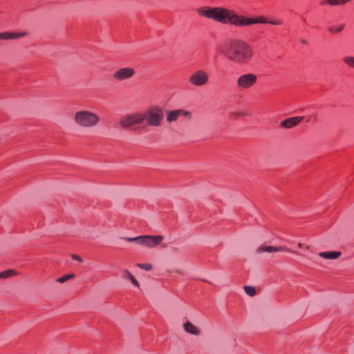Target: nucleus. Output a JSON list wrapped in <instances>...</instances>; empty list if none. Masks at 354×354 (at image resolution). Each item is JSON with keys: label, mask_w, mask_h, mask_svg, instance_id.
<instances>
[{"label": "nucleus", "mask_w": 354, "mask_h": 354, "mask_svg": "<svg viewBox=\"0 0 354 354\" xmlns=\"http://www.w3.org/2000/svg\"><path fill=\"white\" fill-rule=\"evenodd\" d=\"M224 52L230 62L240 65L248 64L254 56L252 46L245 41L238 38L230 40Z\"/></svg>", "instance_id": "1"}, {"label": "nucleus", "mask_w": 354, "mask_h": 354, "mask_svg": "<svg viewBox=\"0 0 354 354\" xmlns=\"http://www.w3.org/2000/svg\"><path fill=\"white\" fill-rule=\"evenodd\" d=\"M196 12L199 15L207 19H213L223 24L230 23L234 26V21H236V17H239V15L223 7L203 6L197 8Z\"/></svg>", "instance_id": "2"}, {"label": "nucleus", "mask_w": 354, "mask_h": 354, "mask_svg": "<svg viewBox=\"0 0 354 354\" xmlns=\"http://www.w3.org/2000/svg\"><path fill=\"white\" fill-rule=\"evenodd\" d=\"M100 118L98 114L86 109L77 111L73 115V122L79 128L93 129L98 125Z\"/></svg>", "instance_id": "3"}, {"label": "nucleus", "mask_w": 354, "mask_h": 354, "mask_svg": "<svg viewBox=\"0 0 354 354\" xmlns=\"http://www.w3.org/2000/svg\"><path fill=\"white\" fill-rule=\"evenodd\" d=\"M142 117L143 127H158L164 118L162 109L158 105L152 106L142 112Z\"/></svg>", "instance_id": "4"}, {"label": "nucleus", "mask_w": 354, "mask_h": 354, "mask_svg": "<svg viewBox=\"0 0 354 354\" xmlns=\"http://www.w3.org/2000/svg\"><path fill=\"white\" fill-rule=\"evenodd\" d=\"M124 240L128 242H134L149 248H153L160 245L164 239L162 235H141L136 237H124Z\"/></svg>", "instance_id": "5"}, {"label": "nucleus", "mask_w": 354, "mask_h": 354, "mask_svg": "<svg viewBox=\"0 0 354 354\" xmlns=\"http://www.w3.org/2000/svg\"><path fill=\"white\" fill-rule=\"evenodd\" d=\"M142 112H133L122 115L119 121L120 126L126 129L133 128L136 125L143 126Z\"/></svg>", "instance_id": "6"}, {"label": "nucleus", "mask_w": 354, "mask_h": 354, "mask_svg": "<svg viewBox=\"0 0 354 354\" xmlns=\"http://www.w3.org/2000/svg\"><path fill=\"white\" fill-rule=\"evenodd\" d=\"M257 82V76L253 73H245L237 78L236 84L239 88L249 89Z\"/></svg>", "instance_id": "7"}, {"label": "nucleus", "mask_w": 354, "mask_h": 354, "mask_svg": "<svg viewBox=\"0 0 354 354\" xmlns=\"http://www.w3.org/2000/svg\"><path fill=\"white\" fill-rule=\"evenodd\" d=\"M209 80V75L204 70H198L194 72L189 77V83L194 86L205 85Z\"/></svg>", "instance_id": "8"}, {"label": "nucleus", "mask_w": 354, "mask_h": 354, "mask_svg": "<svg viewBox=\"0 0 354 354\" xmlns=\"http://www.w3.org/2000/svg\"><path fill=\"white\" fill-rule=\"evenodd\" d=\"M234 21V26L237 27H244L254 24H268V20L263 17H258L256 18L246 17L243 15H239Z\"/></svg>", "instance_id": "9"}, {"label": "nucleus", "mask_w": 354, "mask_h": 354, "mask_svg": "<svg viewBox=\"0 0 354 354\" xmlns=\"http://www.w3.org/2000/svg\"><path fill=\"white\" fill-rule=\"evenodd\" d=\"M136 73L135 70L131 67H124L116 70L113 73V78L118 81L122 82L126 80L131 79Z\"/></svg>", "instance_id": "10"}, {"label": "nucleus", "mask_w": 354, "mask_h": 354, "mask_svg": "<svg viewBox=\"0 0 354 354\" xmlns=\"http://www.w3.org/2000/svg\"><path fill=\"white\" fill-rule=\"evenodd\" d=\"M184 116L187 118H192V113L190 111H185L183 109H176L172 111H167L166 113V120L168 123H172L178 120V119Z\"/></svg>", "instance_id": "11"}, {"label": "nucleus", "mask_w": 354, "mask_h": 354, "mask_svg": "<svg viewBox=\"0 0 354 354\" xmlns=\"http://www.w3.org/2000/svg\"><path fill=\"white\" fill-rule=\"evenodd\" d=\"M28 35V32H9L5 31L0 32V39H19L24 37H26Z\"/></svg>", "instance_id": "12"}, {"label": "nucleus", "mask_w": 354, "mask_h": 354, "mask_svg": "<svg viewBox=\"0 0 354 354\" xmlns=\"http://www.w3.org/2000/svg\"><path fill=\"white\" fill-rule=\"evenodd\" d=\"M281 250L286 251L288 252H293L291 250H290L287 248L272 247V246H268V245H261V246L259 247L257 249V252L259 254H261V253L266 252L272 253V252H276L281 251Z\"/></svg>", "instance_id": "13"}, {"label": "nucleus", "mask_w": 354, "mask_h": 354, "mask_svg": "<svg viewBox=\"0 0 354 354\" xmlns=\"http://www.w3.org/2000/svg\"><path fill=\"white\" fill-rule=\"evenodd\" d=\"M303 117L296 116L287 118L281 122V126L283 128L290 129L297 126L302 120Z\"/></svg>", "instance_id": "14"}, {"label": "nucleus", "mask_w": 354, "mask_h": 354, "mask_svg": "<svg viewBox=\"0 0 354 354\" xmlns=\"http://www.w3.org/2000/svg\"><path fill=\"white\" fill-rule=\"evenodd\" d=\"M185 331L189 334L198 336L201 334V330L199 328L194 325L190 322L187 321L183 325Z\"/></svg>", "instance_id": "15"}, {"label": "nucleus", "mask_w": 354, "mask_h": 354, "mask_svg": "<svg viewBox=\"0 0 354 354\" xmlns=\"http://www.w3.org/2000/svg\"><path fill=\"white\" fill-rule=\"evenodd\" d=\"M319 256L327 259H336L341 256L339 251L322 252L319 253Z\"/></svg>", "instance_id": "16"}, {"label": "nucleus", "mask_w": 354, "mask_h": 354, "mask_svg": "<svg viewBox=\"0 0 354 354\" xmlns=\"http://www.w3.org/2000/svg\"><path fill=\"white\" fill-rule=\"evenodd\" d=\"M122 277L124 279H129L132 282V283L136 287L140 286L138 281L128 270H124L122 271Z\"/></svg>", "instance_id": "17"}, {"label": "nucleus", "mask_w": 354, "mask_h": 354, "mask_svg": "<svg viewBox=\"0 0 354 354\" xmlns=\"http://www.w3.org/2000/svg\"><path fill=\"white\" fill-rule=\"evenodd\" d=\"M351 0H326L322 4L327 3L330 6H341L350 2Z\"/></svg>", "instance_id": "18"}, {"label": "nucleus", "mask_w": 354, "mask_h": 354, "mask_svg": "<svg viewBox=\"0 0 354 354\" xmlns=\"http://www.w3.org/2000/svg\"><path fill=\"white\" fill-rule=\"evenodd\" d=\"M17 272L12 269L4 270L0 273V279H7L13 276H16Z\"/></svg>", "instance_id": "19"}, {"label": "nucleus", "mask_w": 354, "mask_h": 354, "mask_svg": "<svg viewBox=\"0 0 354 354\" xmlns=\"http://www.w3.org/2000/svg\"><path fill=\"white\" fill-rule=\"evenodd\" d=\"M75 277V274L73 273L66 274L65 276H63L62 277H59L56 279V281L60 283H64L66 281H67L69 279H73Z\"/></svg>", "instance_id": "20"}, {"label": "nucleus", "mask_w": 354, "mask_h": 354, "mask_svg": "<svg viewBox=\"0 0 354 354\" xmlns=\"http://www.w3.org/2000/svg\"><path fill=\"white\" fill-rule=\"evenodd\" d=\"M344 62L348 66L354 68V57L346 56L343 59Z\"/></svg>", "instance_id": "21"}, {"label": "nucleus", "mask_w": 354, "mask_h": 354, "mask_svg": "<svg viewBox=\"0 0 354 354\" xmlns=\"http://www.w3.org/2000/svg\"><path fill=\"white\" fill-rule=\"evenodd\" d=\"M244 290L245 293L250 297H252L256 294L255 288L252 286H244Z\"/></svg>", "instance_id": "22"}, {"label": "nucleus", "mask_w": 354, "mask_h": 354, "mask_svg": "<svg viewBox=\"0 0 354 354\" xmlns=\"http://www.w3.org/2000/svg\"><path fill=\"white\" fill-rule=\"evenodd\" d=\"M344 24H341L337 27H330L329 31L331 32H339L344 28Z\"/></svg>", "instance_id": "23"}, {"label": "nucleus", "mask_w": 354, "mask_h": 354, "mask_svg": "<svg viewBox=\"0 0 354 354\" xmlns=\"http://www.w3.org/2000/svg\"><path fill=\"white\" fill-rule=\"evenodd\" d=\"M137 266L143 270L149 271L152 269V265L150 263H138Z\"/></svg>", "instance_id": "24"}, {"label": "nucleus", "mask_w": 354, "mask_h": 354, "mask_svg": "<svg viewBox=\"0 0 354 354\" xmlns=\"http://www.w3.org/2000/svg\"><path fill=\"white\" fill-rule=\"evenodd\" d=\"M268 24L278 26V25H281L283 24V21L279 19H274V20L268 21Z\"/></svg>", "instance_id": "25"}, {"label": "nucleus", "mask_w": 354, "mask_h": 354, "mask_svg": "<svg viewBox=\"0 0 354 354\" xmlns=\"http://www.w3.org/2000/svg\"><path fill=\"white\" fill-rule=\"evenodd\" d=\"M71 258L73 260L79 261L80 263H82L83 262V259L80 256H78L77 254H71Z\"/></svg>", "instance_id": "26"}, {"label": "nucleus", "mask_w": 354, "mask_h": 354, "mask_svg": "<svg viewBox=\"0 0 354 354\" xmlns=\"http://www.w3.org/2000/svg\"><path fill=\"white\" fill-rule=\"evenodd\" d=\"M236 116H240V115H241V113H236Z\"/></svg>", "instance_id": "27"}, {"label": "nucleus", "mask_w": 354, "mask_h": 354, "mask_svg": "<svg viewBox=\"0 0 354 354\" xmlns=\"http://www.w3.org/2000/svg\"><path fill=\"white\" fill-rule=\"evenodd\" d=\"M298 246H299V248H301V247L302 246V244H301V243H299V244H298Z\"/></svg>", "instance_id": "28"}]
</instances>
